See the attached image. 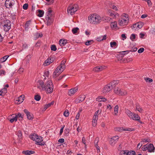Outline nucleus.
Returning <instances> with one entry per match:
<instances>
[{"label":"nucleus","instance_id":"obj_48","mask_svg":"<svg viewBox=\"0 0 155 155\" xmlns=\"http://www.w3.org/2000/svg\"><path fill=\"white\" fill-rule=\"evenodd\" d=\"M50 75V72L48 71H46L44 72V76L45 77H48Z\"/></svg>","mask_w":155,"mask_h":155},{"label":"nucleus","instance_id":"obj_38","mask_svg":"<svg viewBox=\"0 0 155 155\" xmlns=\"http://www.w3.org/2000/svg\"><path fill=\"white\" fill-rule=\"evenodd\" d=\"M110 46L111 47H117V43L115 41L111 42L110 43Z\"/></svg>","mask_w":155,"mask_h":155},{"label":"nucleus","instance_id":"obj_20","mask_svg":"<svg viewBox=\"0 0 155 155\" xmlns=\"http://www.w3.org/2000/svg\"><path fill=\"white\" fill-rule=\"evenodd\" d=\"M110 27L113 30H117L118 28L117 26V22L114 21L111 22L110 24Z\"/></svg>","mask_w":155,"mask_h":155},{"label":"nucleus","instance_id":"obj_34","mask_svg":"<svg viewBox=\"0 0 155 155\" xmlns=\"http://www.w3.org/2000/svg\"><path fill=\"white\" fill-rule=\"evenodd\" d=\"M119 106L117 105H116L114 107V114L115 115H117L118 113Z\"/></svg>","mask_w":155,"mask_h":155},{"label":"nucleus","instance_id":"obj_2","mask_svg":"<svg viewBox=\"0 0 155 155\" xmlns=\"http://www.w3.org/2000/svg\"><path fill=\"white\" fill-rule=\"evenodd\" d=\"M65 61H62L61 64L58 65L53 72V76L54 78H56L65 69Z\"/></svg>","mask_w":155,"mask_h":155},{"label":"nucleus","instance_id":"obj_45","mask_svg":"<svg viewBox=\"0 0 155 155\" xmlns=\"http://www.w3.org/2000/svg\"><path fill=\"white\" fill-rule=\"evenodd\" d=\"M94 42V41L92 40H88L85 43L86 45L88 46L92 44Z\"/></svg>","mask_w":155,"mask_h":155},{"label":"nucleus","instance_id":"obj_39","mask_svg":"<svg viewBox=\"0 0 155 155\" xmlns=\"http://www.w3.org/2000/svg\"><path fill=\"white\" fill-rule=\"evenodd\" d=\"M136 35L134 34H132L130 37V39L133 41L136 40Z\"/></svg>","mask_w":155,"mask_h":155},{"label":"nucleus","instance_id":"obj_16","mask_svg":"<svg viewBox=\"0 0 155 155\" xmlns=\"http://www.w3.org/2000/svg\"><path fill=\"white\" fill-rule=\"evenodd\" d=\"M106 68V67L104 66H98L94 68L93 71H100Z\"/></svg>","mask_w":155,"mask_h":155},{"label":"nucleus","instance_id":"obj_51","mask_svg":"<svg viewBox=\"0 0 155 155\" xmlns=\"http://www.w3.org/2000/svg\"><path fill=\"white\" fill-rule=\"evenodd\" d=\"M127 150H121L120 153V155H127Z\"/></svg>","mask_w":155,"mask_h":155},{"label":"nucleus","instance_id":"obj_8","mask_svg":"<svg viewBox=\"0 0 155 155\" xmlns=\"http://www.w3.org/2000/svg\"><path fill=\"white\" fill-rule=\"evenodd\" d=\"M78 9V6L77 4L69 6L68 8L67 12L68 14L72 15Z\"/></svg>","mask_w":155,"mask_h":155},{"label":"nucleus","instance_id":"obj_24","mask_svg":"<svg viewBox=\"0 0 155 155\" xmlns=\"http://www.w3.org/2000/svg\"><path fill=\"white\" fill-rule=\"evenodd\" d=\"M132 119L133 120L139 121L141 123H142V122L140 120V116L137 114H134V116L132 117Z\"/></svg>","mask_w":155,"mask_h":155},{"label":"nucleus","instance_id":"obj_54","mask_svg":"<svg viewBox=\"0 0 155 155\" xmlns=\"http://www.w3.org/2000/svg\"><path fill=\"white\" fill-rule=\"evenodd\" d=\"M64 115L66 117H68L69 115V112L68 110H65L64 113Z\"/></svg>","mask_w":155,"mask_h":155},{"label":"nucleus","instance_id":"obj_23","mask_svg":"<svg viewBox=\"0 0 155 155\" xmlns=\"http://www.w3.org/2000/svg\"><path fill=\"white\" fill-rule=\"evenodd\" d=\"M109 14L110 16H112L113 17L115 18L116 17H118L119 15L118 13L117 12H113L111 10H109L108 11Z\"/></svg>","mask_w":155,"mask_h":155},{"label":"nucleus","instance_id":"obj_33","mask_svg":"<svg viewBox=\"0 0 155 155\" xmlns=\"http://www.w3.org/2000/svg\"><path fill=\"white\" fill-rule=\"evenodd\" d=\"M85 97L84 96H83L81 98V99L78 98L76 99L75 100V103L76 104H78L79 103H81L83 101Z\"/></svg>","mask_w":155,"mask_h":155},{"label":"nucleus","instance_id":"obj_5","mask_svg":"<svg viewBox=\"0 0 155 155\" xmlns=\"http://www.w3.org/2000/svg\"><path fill=\"white\" fill-rule=\"evenodd\" d=\"M129 21L128 15L127 14H123L121 16V18L119 20L118 24L121 26L126 25Z\"/></svg>","mask_w":155,"mask_h":155},{"label":"nucleus","instance_id":"obj_37","mask_svg":"<svg viewBox=\"0 0 155 155\" xmlns=\"http://www.w3.org/2000/svg\"><path fill=\"white\" fill-rule=\"evenodd\" d=\"M31 23V21H27L25 25V29L26 30H28L29 28V26Z\"/></svg>","mask_w":155,"mask_h":155},{"label":"nucleus","instance_id":"obj_32","mask_svg":"<svg viewBox=\"0 0 155 155\" xmlns=\"http://www.w3.org/2000/svg\"><path fill=\"white\" fill-rule=\"evenodd\" d=\"M136 110L140 113H141L143 111V110L142 108L140 107L138 104H136Z\"/></svg>","mask_w":155,"mask_h":155},{"label":"nucleus","instance_id":"obj_35","mask_svg":"<svg viewBox=\"0 0 155 155\" xmlns=\"http://www.w3.org/2000/svg\"><path fill=\"white\" fill-rule=\"evenodd\" d=\"M124 128L121 127H117L114 128V130L115 131L118 132H121L124 131Z\"/></svg>","mask_w":155,"mask_h":155},{"label":"nucleus","instance_id":"obj_62","mask_svg":"<svg viewBox=\"0 0 155 155\" xmlns=\"http://www.w3.org/2000/svg\"><path fill=\"white\" fill-rule=\"evenodd\" d=\"M24 71V69L22 68H19L18 70V73L19 74H21Z\"/></svg>","mask_w":155,"mask_h":155},{"label":"nucleus","instance_id":"obj_59","mask_svg":"<svg viewBox=\"0 0 155 155\" xmlns=\"http://www.w3.org/2000/svg\"><path fill=\"white\" fill-rule=\"evenodd\" d=\"M28 4L25 3L24 4L23 6V8L25 10H26L28 8Z\"/></svg>","mask_w":155,"mask_h":155},{"label":"nucleus","instance_id":"obj_17","mask_svg":"<svg viewBox=\"0 0 155 155\" xmlns=\"http://www.w3.org/2000/svg\"><path fill=\"white\" fill-rule=\"evenodd\" d=\"M24 111L26 114L27 118L28 119L31 120L33 119V117L32 114H31L30 113L27 109H24Z\"/></svg>","mask_w":155,"mask_h":155},{"label":"nucleus","instance_id":"obj_43","mask_svg":"<svg viewBox=\"0 0 155 155\" xmlns=\"http://www.w3.org/2000/svg\"><path fill=\"white\" fill-rule=\"evenodd\" d=\"M130 52V51H120L119 52L120 54L121 55H125L127 54H128V53H129Z\"/></svg>","mask_w":155,"mask_h":155},{"label":"nucleus","instance_id":"obj_60","mask_svg":"<svg viewBox=\"0 0 155 155\" xmlns=\"http://www.w3.org/2000/svg\"><path fill=\"white\" fill-rule=\"evenodd\" d=\"M81 111V110H80L79 112H78V114H77L75 118H76V119L78 120L79 118V117H80V112Z\"/></svg>","mask_w":155,"mask_h":155},{"label":"nucleus","instance_id":"obj_64","mask_svg":"<svg viewBox=\"0 0 155 155\" xmlns=\"http://www.w3.org/2000/svg\"><path fill=\"white\" fill-rule=\"evenodd\" d=\"M5 71L3 70H1L0 71V75H2V74H3L5 75Z\"/></svg>","mask_w":155,"mask_h":155},{"label":"nucleus","instance_id":"obj_4","mask_svg":"<svg viewBox=\"0 0 155 155\" xmlns=\"http://www.w3.org/2000/svg\"><path fill=\"white\" fill-rule=\"evenodd\" d=\"M88 18L90 22L93 24H99L101 21V17L98 15L94 14L90 15Z\"/></svg>","mask_w":155,"mask_h":155},{"label":"nucleus","instance_id":"obj_11","mask_svg":"<svg viewBox=\"0 0 155 155\" xmlns=\"http://www.w3.org/2000/svg\"><path fill=\"white\" fill-rule=\"evenodd\" d=\"M37 87L41 91H45V82L44 83L42 81L39 80L37 82Z\"/></svg>","mask_w":155,"mask_h":155},{"label":"nucleus","instance_id":"obj_9","mask_svg":"<svg viewBox=\"0 0 155 155\" xmlns=\"http://www.w3.org/2000/svg\"><path fill=\"white\" fill-rule=\"evenodd\" d=\"M4 30L6 32H7L11 28V21L6 20L4 21V23L2 25Z\"/></svg>","mask_w":155,"mask_h":155},{"label":"nucleus","instance_id":"obj_25","mask_svg":"<svg viewBox=\"0 0 155 155\" xmlns=\"http://www.w3.org/2000/svg\"><path fill=\"white\" fill-rule=\"evenodd\" d=\"M12 118L10 120V121L11 123H13L14 121L16 122L17 120V115L15 114H13L11 115Z\"/></svg>","mask_w":155,"mask_h":155},{"label":"nucleus","instance_id":"obj_41","mask_svg":"<svg viewBox=\"0 0 155 155\" xmlns=\"http://www.w3.org/2000/svg\"><path fill=\"white\" fill-rule=\"evenodd\" d=\"M79 30L78 27L74 28L72 30V33L74 34H75Z\"/></svg>","mask_w":155,"mask_h":155},{"label":"nucleus","instance_id":"obj_19","mask_svg":"<svg viewBox=\"0 0 155 155\" xmlns=\"http://www.w3.org/2000/svg\"><path fill=\"white\" fill-rule=\"evenodd\" d=\"M16 135L18 137V142L21 143L22 139V134L21 131L20 130H18L16 133Z\"/></svg>","mask_w":155,"mask_h":155},{"label":"nucleus","instance_id":"obj_28","mask_svg":"<svg viewBox=\"0 0 155 155\" xmlns=\"http://www.w3.org/2000/svg\"><path fill=\"white\" fill-rule=\"evenodd\" d=\"M22 153L26 155H29L35 153V152L32 150H24L22 152Z\"/></svg>","mask_w":155,"mask_h":155},{"label":"nucleus","instance_id":"obj_15","mask_svg":"<svg viewBox=\"0 0 155 155\" xmlns=\"http://www.w3.org/2000/svg\"><path fill=\"white\" fill-rule=\"evenodd\" d=\"M54 61V58H48L46 59L43 63V65L46 66L50 64Z\"/></svg>","mask_w":155,"mask_h":155},{"label":"nucleus","instance_id":"obj_22","mask_svg":"<svg viewBox=\"0 0 155 155\" xmlns=\"http://www.w3.org/2000/svg\"><path fill=\"white\" fill-rule=\"evenodd\" d=\"M67 43V40L63 39L60 40L59 42V45L62 47L65 45Z\"/></svg>","mask_w":155,"mask_h":155},{"label":"nucleus","instance_id":"obj_13","mask_svg":"<svg viewBox=\"0 0 155 155\" xmlns=\"http://www.w3.org/2000/svg\"><path fill=\"white\" fill-rule=\"evenodd\" d=\"M119 137L117 136H113L109 141L110 144L112 146H114L117 141L119 139Z\"/></svg>","mask_w":155,"mask_h":155},{"label":"nucleus","instance_id":"obj_26","mask_svg":"<svg viewBox=\"0 0 155 155\" xmlns=\"http://www.w3.org/2000/svg\"><path fill=\"white\" fill-rule=\"evenodd\" d=\"M126 113L127 116L130 118L132 119V117L134 116L135 114L132 113L129 110H127L126 111Z\"/></svg>","mask_w":155,"mask_h":155},{"label":"nucleus","instance_id":"obj_27","mask_svg":"<svg viewBox=\"0 0 155 155\" xmlns=\"http://www.w3.org/2000/svg\"><path fill=\"white\" fill-rule=\"evenodd\" d=\"M126 113L127 116L130 118L132 119V117L134 116L135 114L132 113L129 110H127L126 111Z\"/></svg>","mask_w":155,"mask_h":155},{"label":"nucleus","instance_id":"obj_14","mask_svg":"<svg viewBox=\"0 0 155 155\" xmlns=\"http://www.w3.org/2000/svg\"><path fill=\"white\" fill-rule=\"evenodd\" d=\"M25 97V96L24 95H22L18 97L16 100L15 103L17 104H19L22 103Z\"/></svg>","mask_w":155,"mask_h":155},{"label":"nucleus","instance_id":"obj_30","mask_svg":"<svg viewBox=\"0 0 155 155\" xmlns=\"http://www.w3.org/2000/svg\"><path fill=\"white\" fill-rule=\"evenodd\" d=\"M37 13L38 12V14H37V15L39 17H41L44 15V12L43 10H37Z\"/></svg>","mask_w":155,"mask_h":155},{"label":"nucleus","instance_id":"obj_56","mask_svg":"<svg viewBox=\"0 0 155 155\" xmlns=\"http://www.w3.org/2000/svg\"><path fill=\"white\" fill-rule=\"evenodd\" d=\"M97 120H93L92 121V125L94 127H95L97 125Z\"/></svg>","mask_w":155,"mask_h":155},{"label":"nucleus","instance_id":"obj_31","mask_svg":"<svg viewBox=\"0 0 155 155\" xmlns=\"http://www.w3.org/2000/svg\"><path fill=\"white\" fill-rule=\"evenodd\" d=\"M54 101H52L51 103H49L47 104H46L45 105L44 107V110H45L46 109H47L48 107H50L52 105L54 104Z\"/></svg>","mask_w":155,"mask_h":155},{"label":"nucleus","instance_id":"obj_1","mask_svg":"<svg viewBox=\"0 0 155 155\" xmlns=\"http://www.w3.org/2000/svg\"><path fill=\"white\" fill-rule=\"evenodd\" d=\"M118 81L114 80L109 84L105 85L103 88L102 92L104 94H106L111 91L118 83Z\"/></svg>","mask_w":155,"mask_h":155},{"label":"nucleus","instance_id":"obj_53","mask_svg":"<svg viewBox=\"0 0 155 155\" xmlns=\"http://www.w3.org/2000/svg\"><path fill=\"white\" fill-rule=\"evenodd\" d=\"M51 50L52 51H55L57 50L56 46L55 45H52L51 46Z\"/></svg>","mask_w":155,"mask_h":155},{"label":"nucleus","instance_id":"obj_3","mask_svg":"<svg viewBox=\"0 0 155 155\" xmlns=\"http://www.w3.org/2000/svg\"><path fill=\"white\" fill-rule=\"evenodd\" d=\"M30 139L36 142L37 145L44 146L45 144V143L43 141V138L40 136L36 134H32L30 136Z\"/></svg>","mask_w":155,"mask_h":155},{"label":"nucleus","instance_id":"obj_46","mask_svg":"<svg viewBox=\"0 0 155 155\" xmlns=\"http://www.w3.org/2000/svg\"><path fill=\"white\" fill-rule=\"evenodd\" d=\"M138 29L141 28L143 26V24L141 22H139L136 23Z\"/></svg>","mask_w":155,"mask_h":155},{"label":"nucleus","instance_id":"obj_50","mask_svg":"<svg viewBox=\"0 0 155 155\" xmlns=\"http://www.w3.org/2000/svg\"><path fill=\"white\" fill-rule=\"evenodd\" d=\"M51 12H52L51 10H48L47 13V15L45 16V17H47V16H48L49 17H51Z\"/></svg>","mask_w":155,"mask_h":155},{"label":"nucleus","instance_id":"obj_52","mask_svg":"<svg viewBox=\"0 0 155 155\" xmlns=\"http://www.w3.org/2000/svg\"><path fill=\"white\" fill-rule=\"evenodd\" d=\"M99 138L98 137H96L95 138L94 141V144L95 146H98V143L99 141Z\"/></svg>","mask_w":155,"mask_h":155},{"label":"nucleus","instance_id":"obj_40","mask_svg":"<svg viewBox=\"0 0 155 155\" xmlns=\"http://www.w3.org/2000/svg\"><path fill=\"white\" fill-rule=\"evenodd\" d=\"M136 153L134 151L132 150L130 151H127V155H135Z\"/></svg>","mask_w":155,"mask_h":155},{"label":"nucleus","instance_id":"obj_6","mask_svg":"<svg viewBox=\"0 0 155 155\" xmlns=\"http://www.w3.org/2000/svg\"><path fill=\"white\" fill-rule=\"evenodd\" d=\"M45 91L47 94L52 93L54 89V85L51 80L49 79L45 82Z\"/></svg>","mask_w":155,"mask_h":155},{"label":"nucleus","instance_id":"obj_49","mask_svg":"<svg viewBox=\"0 0 155 155\" xmlns=\"http://www.w3.org/2000/svg\"><path fill=\"white\" fill-rule=\"evenodd\" d=\"M145 80L147 82L151 83L153 82V80L150 78H145Z\"/></svg>","mask_w":155,"mask_h":155},{"label":"nucleus","instance_id":"obj_42","mask_svg":"<svg viewBox=\"0 0 155 155\" xmlns=\"http://www.w3.org/2000/svg\"><path fill=\"white\" fill-rule=\"evenodd\" d=\"M31 57V55H29L27 56L25 58L26 63V64L28 63L29 62L30 60Z\"/></svg>","mask_w":155,"mask_h":155},{"label":"nucleus","instance_id":"obj_47","mask_svg":"<svg viewBox=\"0 0 155 155\" xmlns=\"http://www.w3.org/2000/svg\"><path fill=\"white\" fill-rule=\"evenodd\" d=\"M135 129L132 128H128L126 129H124V131H134Z\"/></svg>","mask_w":155,"mask_h":155},{"label":"nucleus","instance_id":"obj_10","mask_svg":"<svg viewBox=\"0 0 155 155\" xmlns=\"http://www.w3.org/2000/svg\"><path fill=\"white\" fill-rule=\"evenodd\" d=\"M114 92L115 94L120 95H124L127 94V92L126 91L121 89L118 87L114 88Z\"/></svg>","mask_w":155,"mask_h":155},{"label":"nucleus","instance_id":"obj_63","mask_svg":"<svg viewBox=\"0 0 155 155\" xmlns=\"http://www.w3.org/2000/svg\"><path fill=\"white\" fill-rule=\"evenodd\" d=\"M148 6L151 7L152 6V3L150 0H148L147 2Z\"/></svg>","mask_w":155,"mask_h":155},{"label":"nucleus","instance_id":"obj_12","mask_svg":"<svg viewBox=\"0 0 155 155\" xmlns=\"http://www.w3.org/2000/svg\"><path fill=\"white\" fill-rule=\"evenodd\" d=\"M14 0H6L5 3V5L8 8H11L15 4Z\"/></svg>","mask_w":155,"mask_h":155},{"label":"nucleus","instance_id":"obj_55","mask_svg":"<svg viewBox=\"0 0 155 155\" xmlns=\"http://www.w3.org/2000/svg\"><path fill=\"white\" fill-rule=\"evenodd\" d=\"M7 89L6 88L4 87L1 90L4 93V94H5L7 93Z\"/></svg>","mask_w":155,"mask_h":155},{"label":"nucleus","instance_id":"obj_21","mask_svg":"<svg viewBox=\"0 0 155 155\" xmlns=\"http://www.w3.org/2000/svg\"><path fill=\"white\" fill-rule=\"evenodd\" d=\"M45 19L47 21V25H51L53 22V20L51 17L47 16V17H45Z\"/></svg>","mask_w":155,"mask_h":155},{"label":"nucleus","instance_id":"obj_44","mask_svg":"<svg viewBox=\"0 0 155 155\" xmlns=\"http://www.w3.org/2000/svg\"><path fill=\"white\" fill-rule=\"evenodd\" d=\"M41 98V96L38 94L36 95L35 96L34 99L36 101H39Z\"/></svg>","mask_w":155,"mask_h":155},{"label":"nucleus","instance_id":"obj_58","mask_svg":"<svg viewBox=\"0 0 155 155\" xmlns=\"http://www.w3.org/2000/svg\"><path fill=\"white\" fill-rule=\"evenodd\" d=\"M133 29H134V30H136V29H138L137 26V24L136 23L135 24L133 25L131 27Z\"/></svg>","mask_w":155,"mask_h":155},{"label":"nucleus","instance_id":"obj_7","mask_svg":"<svg viewBox=\"0 0 155 155\" xmlns=\"http://www.w3.org/2000/svg\"><path fill=\"white\" fill-rule=\"evenodd\" d=\"M143 151L147 150L150 153H153L155 151V148L153 144L152 143L144 145L142 148Z\"/></svg>","mask_w":155,"mask_h":155},{"label":"nucleus","instance_id":"obj_61","mask_svg":"<svg viewBox=\"0 0 155 155\" xmlns=\"http://www.w3.org/2000/svg\"><path fill=\"white\" fill-rule=\"evenodd\" d=\"M101 113V111H100L99 110H98L95 113L94 115L98 116V114Z\"/></svg>","mask_w":155,"mask_h":155},{"label":"nucleus","instance_id":"obj_36","mask_svg":"<svg viewBox=\"0 0 155 155\" xmlns=\"http://www.w3.org/2000/svg\"><path fill=\"white\" fill-rule=\"evenodd\" d=\"M9 57V56H5L4 57L1 58L0 59V62L3 63L5 62Z\"/></svg>","mask_w":155,"mask_h":155},{"label":"nucleus","instance_id":"obj_57","mask_svg":"<svg viewBox=\"0 0 155 155\" xmlns=\"http://www.w3.org/2000/svg\"><path fill=\"white\" fill-rule=\"evenodd\" d=\"M144 50V49L143 48H140L138 51V52L139 53H141L143 52Z\"/></svg>","mask_w":155,"mask_h":155},{"label":"nucleus","instance_id":"obj_18","mask_svg":"<svg viewBox=\"0 0 155 155\" xmlns=\"http://www.w3.org/2000/svg\"><path fill=\"white\" fill-rule=\"evenodd\" d=\"M78 89L77 87L71 89L68 92V95L71 96L74 95L78 91Z\"/></svg>","mask_w":155,"mask_h":155},{"label":"nucleus","instance_id":"obj_29","mask_svg":"<svg viewBox=\"0 0 155 155\" xmlns=\"http://www.w3.org/2000/svg\"><path fill=\"white\" fill-rule=\"evenodd\" d=\"M97 100L98 101L101 102L103 101L105 102L107 101V99L105 98L104 97L102 96H98L97 98Z\"/></svg>","mask_w":155,"mask_h":155}]
</instances>
